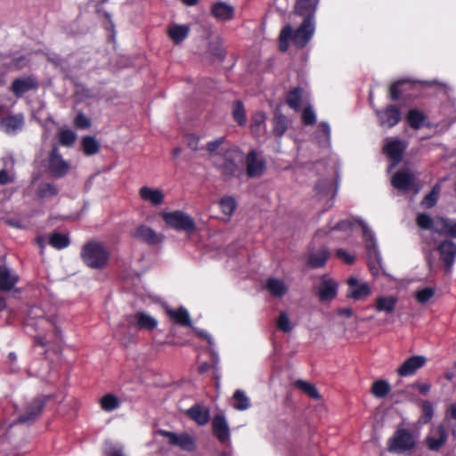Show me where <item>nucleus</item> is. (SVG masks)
<instances>
[{
	"instance_id": "nucleus-1",
	"label": "nucleus",
	"mask_w": 456,
	"mask_h": 456,
	"mask_svg": "<svg viewBox=\"0 0 456 456\" xmlns=\"http://www.w3.org/2000/svg\"><path fill=\"white\" fill-rule=\"evenodd\" d=\"M27 326L34 330L28 333L34 338L35 344L42 347L51 348L61 343V331L51 317H46L42 308L33 306L28 310Z\"/></svg>"
},
{
	"instance_id": "nucleus-2",
	"label": "nucleus",
	"mask_w": 456,
	"mask_h": 456,
	"mask_svg": "<svg viewBox=\"0 0 456 456\" xmlns=\"http://www.w3.org/2000/svg\"><path fill=\"white\" fill-rule=\"evenodd\" d=\"M315 31L314 20L313 17L304 19L299 28L293 31L290 25L283 27L280 33V48L286 51L289 48V42L298 48L305 47L313 37Z\"/></svg>"
},
{
	"instance_id": "nucleus-3",
	"label": "nucleus",
	"mask_w": 456,
	"mask_h": 456,
	"mask_svg": "<svg viewBox=\"0 0 456 456\" xmlns=\"http://www.w3.org/2000/svg\"><path fill=\"white\" fill-rule=\"evenodd\" d=\"M245 155L238 147L227 148L222 155L214 156V166L227 177H239L243 173Z\"/></svg>"
},
{
	"instance_id": "nucleus-4",
	"label": "nucleus",
	"mask_w": 456,
	"mask_h": 456,
	"mask_svg": "<svg viewBox=\"0 0 456 456\" xmlns=\"http://www.w3.org/2000/svg\"><path fill=\"white\" fill-rule=\"evenodd\" d=\"M80 256L86 266L101 270L107 266L110 255L102 243L90 241L83 246Z\"/></svg>"
},
{
	"instance_id": "nucleus-5",
	"label": "nucleus",
	"mask_w": 456,
	"mask_h": 456,
	"mask_svg": "<svg viewBox=\"0 0 456 456\" xmlns=\"http://www.w3.org/2000/svg\"><path fill=\"white\" fill-rule=\"evenodd\" d=\"M354 225H359L362 227L367 249L370 253H372L374 256L378 257L379 253L378 250L375 235L363 220L356 217H351L339 222L336 225V229L340 231H348Z\"/></svg>"
},
{
	"instance_id": "nucleus-6",
	"label": "nucleus",
	"mask_w": 456,
	"mask_h": 456,
	"mask_svg": "<svg viewBox=\"0 0 456 456\" xmlns=\"http://www.w3.org/2000/svg\"><path fill=\"white\" fill-rule=\"evenodd\" d=\"M417 438L408 429L399 428L387 441V450L391 452L403 453L413 449Z\"/></svg>"
},
{
	"instance_id": "nucleus-7",
	"label": "nucleus",
	"mask_w": 456,
	"mask_h": 456,
	"mask_svg": "<svg viewBox=\"0 0 456 456\" xmlns=\"http://www.w3.org/2000/svg\"><path fill=\"white\" fill-rule=\"evenodd\" d=\"M45 168L53 177L61 178L69 173L70 164L62 158L58 148L53 147L48 155Z\"/></svg>"
},
{
	"instance_id": "nucleus-8",
	"label": "nucleus",
	"mask_w": 456,
	"mask_h": 456,
	"mask_svg": "<svg viewBox=\"0 0 456 456\" xmlns=\"http://www.w3.org/2000/svg\"><path fill=\"white\" fill-rule=\"evenodd\" d=\"M162 217L169 226L175 230L185 232L195 230L193 219L183 211L163 213Z\"/></svg>"
},
{
	"instance_id": "nucleus-9",
	"label": "nucleus",
	"mask_w": 456,
	"mask_h": 456,
	"mask_svg": "<svg viewBox=\"0 0 456 456\" xmlns=\"http://www.w3.org/2000/svg\"><path fill=\"white\" fill-rule=\"evenodd\" d=\"M392 185L400 191H412L417 194L419 191V186L415 183L414 175L408 170H400L395 173L391 178Z\"/></svg>"
},
{
	"instance_id": "nucleus-10",
	"label": "nucleus",
	"mask_w": 456,
	"mask_h": 456,
	"mask_svg": "<svg viewBox=\"0 0 456 456\" xmlns=\"http://www.w3.org/2000/svg\"><path fill=\"white\" fill-rule=\"evenodd\" d=\"M406 149L404 142L396 138H387L386 143L383 147V152L391 160V165L388 167V171H391L395 166H397L403 157V153Z\"/></svg>"
},
{
	"instance_id": "nucleus-11",
	"label": "nucleus",
	"mask_w": 456,
	"mask_h": 456,
	"mask_svg": "<svg viewBox=\"0 0 456 456\" xmlns=\"http://www.w3.org/2000/svg\"><path fill=\"white\" fill-rule=\"evenodd\" d=\"M160 434L168 439L170 445L177 446L183 451L191 452L196 449L195 438L188 433L176 434L163 430Z\"/></svg>"
},
{
	"instance_id": "nucleus-12",
	"label": "nucleus",
	"mask_w": 456,
	"mask_h": 456,
	"mask_svg": "<svg viewBox=\"0 0 456 456\" xmlns=\"http://www.w3.org/2000/svg\"><path fill=\"white\" fill-rule=\"evenodd\" d=\"M246 172L249 178L261 176L266 168V163L256 151H250L245 157Z\"/></svg>"
},
{
	"instance_id": "nucleus-13",
	"label": "nucleus",
	"mask_w": 456,
	"mask_h": 456,
	"mask_svg": "<svg viewBox=\"0 0 456 456\" xmlns=\"http://www.w3.org/2000/svg\"><path fill=\"white\" fill-rule=\"evenodd\" d=\"M347 297L354 300H364L371 294L370 285L355 277H350L347 280Z\"/></svg>"
},
{
	"instance_id": "nucleus-14",
	"label": "nucleus",
	"mask_w": 456,
	"mask_h": 456,
	"mask_svg": "<svg viewBox=\"0 0 456 456\" xmlns=\"http://www.w3.org/2000/svg\"><path fill=\"white\" fill-rule=\"evenodd\" d=\"M375 112L381 126L391 128L401 120V111L395 105H388L384 110H376Z\"/></svg>"
},
{
	"instance_id": "nucleus-15",
	"label": "nucleus",
	"mask_w": 456,
	"mask_h": 456,
	"mask_svg": "<svg viewBox=\"0 0 456 456\" xmlns=\"http://www.w3.org/2000/svg\"><path fill=\"white\" fill-rule=\"evenodd\" d=\"M210 12L217 21L225 22L234 18L235 8L227 2L217 1L211 4Z\"/></svg>"
},
{
	"instance_id": "nucleus-16",
	"label": "nucleus",
	"mask_w": 456,
	"mask_h": 456,
	"mask_svg": "<svg viewBox=\"0 0 456 456\" xmlns=\"http://www.w3.org/2000/svg\"><path fill=\"white\" fill-rule=\"evenodd\" d=\"M427 362V358L423 355H414L405 360L397 369V374L401 377H409L414 375L418 370L422 368Z\"/></svg>"
},
{
	"instance_id": "nucleus-17",
	"label": "nucleus",
	"mask_w": 456,
	"mask_h": 456,
	"mask_svg": "<svg viewBox=\"0 0 456 456\" xmlns=\"http://www.w3.org/2000/svg\"><path fill=\"white\" fill-rule=\"evenodd\" d=\"M212 428L215 436L223 444L230 442V429L224 414H216L212 420Z\"/></svg>"
},
{
	"instance_id": "nucleus-18",
	"label": "nucleus",
	"mask_w": 456,
	"mask_h": 456,
	"mask_svg": "<svg viewBox=\"0 0 456 456\" xmlns=\"http://www.w3.org/2000/svg\"><path fill=\"white\" fill-rule=\"evenodd\" d=\"M438 250L446 273H450L456 257V244L451 240H445L439 245Z\"/></svg>"
},
{
	"instance_id": "nucleus-19",
	"label": "nucleus",
	"mask_w": 456,
	"mask_h": 456,
	"mask_svg": "<svg viewBox=\"0 0 456 456\" xmlns=\"http://www.w3.org/2000/svg\"><path fill=\"white\" fill-rule=\"evenodd\" d=\"M130 325H135L140 330H152L157 328L158 321L144 312H137L127 319Z\"/></svg>"
},
{
	"instance_id": "nucleus-20",
	"label": "nucleus",
	"mask_w": 456,
	"mask_h": 456,
	"mask_svg": "<svg viewBox=\"0 0 456 456\" xmlns=\"http://www.w3.org/2000/svg\"><path fill=\"white\" fill-rule=\"evenodd\" d=\"M185 414L199 426H205L209 422L210 411L208 407L195 403L189 408Z\"/></svg>"
},
{
	"instance_id": "nucleus-21",
	"label": "nucleus",
	"mask_w": 456,
	"mask_h": 456,
	"mask_svg": "<svg viewBox=\"0 0 456 456\" xmlns=\"http://www.w3.org/2000/svg\"><path fill=\"white\" fill-rule=\"evenodd\" d=\"M131 234L133 237L151 245L159 243L163 240L162 235L158 234L153 229L146 225L136 227Z\"/></svg>"
},
{
	"instance_id": "nucleus-22",
	"label": "nucleus",
	"mask_w": 456,
	"mask_h": 456,
	"mask_svg": "<svg viewBox=\"0 0 456 456\" xmlns=\"http://www.w3.org/2000/svg\"><path fill=\"white\" fill-rule=\"evenodd\" d=\"M447 434L443 426L433 428L426 442L431 451H438L446 442Z\"/></svg>"
},
{
	"instance_id": "nucleus-23",
	"label": "nucleus",
	"mask_w": 456,
	"mask_h": 456,
	"mask_svg": "<svg viewBox=\"0 0 456 456\" xmlns=\"http://www.w3.org/2000/svg\"><path fill=\"white\" fill-rule=\"evenodd\" d=\"M140 198L153 206H159L164 202L165 194L161 189L142 186L139 190Z\"/></svg>"
},
{
	"instance_id": "nucleus-24",
	"label": "nucleus",
	"mask_w": 456,
	"mask_h": 456,
	"mask_svg": "<svg viewBox=\"0 0 456 456\" xmlns=\"http://www.w3.org/2000/svg\"><path fill=\"white\" fill-rule=\"evenodd\" d=\"M265 288L274 297L281 298L289 291V286L282 279L271 277L266 280Z\"/></svg>"
},
{
	"instance_id": "nucleus-25",
	"label": "nucleus",
	"mask_w": 456,
	"mask_h": 456,
	"mask_svg": "<svg viewBox=\"0 0 456 456\" xmlns=\"http://www.w3.org/2000/svg\"><path fill=\"white\" fill-rule=\"evenodd\" d=\"M45 401L43 398H36L28 405L27 411L20 415L17 420L19 423H28L39 416L45 405Z\"/></svg>"
},
{
	"instance_id": "nucleus-26",
	"label": "nucleus",
	"mask_w": 456,
	"mask_h": 456,
	"mask_svg": "<svg viewBox=\"0 0 456 456\" xmlns=\"http://www.w3.org/2000/svg\"><path fill=\"white\" fill-rule=\"evenodd\" d=\"M24 125L22 114H17L6 117L0 123V128L6 134H12L21 130Z\"/></svg>"
},
{
	"instance_id": "nucleus-27",
	"label": "nucleus",
	"mask_w": 456,
	"mask_h": 456,
	"mask_svg": "<svg viewBox=\"0 0 456 456\" xmlns=\"http://www.w3.org/2000/svg\"><path fill=\"white\" fill-rule=\"evenodd\" d=\"M338 285L335 281L323 278L318 287V296L321 301H329L337 296Z\"/></svg>"
},
{
	"instance_id": "nucleus-28",
	"label": "nucleus",
	"mask_w": 456,
	"mask_h": 456,
	"mask_svg": "<svg viewBox=\"0 0 456 456\" xmlns=\"http://www.w3.org/2000/svg\"><path fill=\"white\" fill-rule=\"evenodd\" d=\"M19 281V276L9 267H0V290L10 291Z\"/></svg>"
},
{
	"instance_id": "nucleus-29",
	"label": "nucleus",
	"mask_w": 456,
	"mask_h": 456,
	"mask_svg": "<svg viewBox=\"0 0 456 456\" xmlns=\"http://www.w3.org/2000/svg\"><path fill=\"white\" fill-rule=\"evenodd\" d=\"M166 313L175 323L183 327H192L190 314L185 307L181 306L177 309L167 307Z\"/></svg>"
},
{
	"instance_id": "nucleus-30",
	"label": "nucleus",
	"mask_w": 456,
	"mask_h": 456,
	"mask_svg": "<svg viewBox=\"0 0 456 456\" xmlns=\"http://www.w3.org/2000/svg\"><path fill=\"white\" fill-rule=\"evenodd\" d=\"M398 303V297L395 295L379 296L375 300V310L386 314H393Z\"/></svg>"
},
{
	"instance_id": "nucleus-31",
	"label": "nucleus",
	"mask_w": 456,
	"mask_h": 456,
	"mask_svg": "<svg viewBox=\"0 0 456 456\" xmlns=\"http://www.w3.org/2000/svg\"><path fill=\"white\" fill-rule=\"evenodd\" d=\"M435 232L442 235L456 238V220L448 218L436 219Z\"/></svg>"
},
{
	"instance_id": "nucleus-32",
	"label": "nucleus",
	"mask_w": 456,
	"mask_h": 456,
	"mask_svg": "<svg viewBox=\"0 0 456 456\" xmlns=\"http://www.w3.org/2000/svg\"><path fill=\"white\" fill-rule=\"evenodd\" d=\"M318 0H298L295 6V12L304 19L314 18Z\"/></svg>"
},
{
	"instance_id": "nucleus-33",
	"label": "nucleus",
	"mask_w": 456,
	"mask_h": 456,
	"mask_svg": "<svg viewBox=\"0 0 456 456\" xmlns=\"http://www.w3.org/2000/svg\"><path fill=\"white\" fill-rule=\"evenodd\" d=\"M190 28L187 25L173 24L167 29L168 37L175 44H180L188 37Z\"/></svg>"
},
{
	"instance_id": "nucleus-34",
	"label": "nucleus",
	"mask_w": 456,
	"mask_h": 456,
	"mask_svg": "<svg viewBox=\"0 0 456 456\" xmlns=\"http://www.w3.org/2000/svg\"><path fill=\"white\" fill-rule=\"evenodd\" d=\"M232 399L233 408L238 411H246L251 406L250 399L242 390H236L233 394Z\"/></svg>"
},
{
	"instance_id": "nucleus-35",
	"label": "nucleus",
	"mask_w": 456,
	"mask_h": 456,
	"mask_svg": "<svg viewBox=\"0 0 456 456\" xmlns=\"http://www.w3.org/2000/svg\"><path fill=\"white\" fill-rule=\"evenodd\" d=\"M330 253L326 248H321L318 252L310 255L308 263L314 268L322 267L329 258Z\"/></svg>"
},
{
	"instance_id": "nucleus-36",
	"label": "nucleus",
	"mask_w": 456,
	"mask_h": 456,
	"mask_svg": "<svg viewBox=\"0 0 456 456\" xmlns=\"http://www.w3.org/2000/svg\"><path fill=\"white\" fill-rule=\"evenodd\" d=\"M82 149L86 155L91 156L96 154L100 150L97 140L92 136H85L82 139Z\"/></svg>"
},
{
	"instance_id": "nucleus-37",
	"label": "nucleus",
	"mask_w": 456,
	"mask_h": 456,
	"mask_svg": "<svg viewBox=\"0 0 456 456\" xmlns=\"http://www.w3.org/2000/svg\"><path fill=\"white\" fill-rule=\"evenodd\" d=\"M35 86L34 82L30 79H16L12 82V89L16 95H21Z\"/></svg>"
},
{
	"instance_id": "nucleus-38",
	"label": "nucleus",
	"mask_w": 456,
	"mask_h": 456,
	"mask_svg": "<svg viewBox=\"0 0 456 456\" xmlns=\"http://www.w3.org/2000/svg\"><path fill=\"white\" fill-rule=\"evenodd\" d=\"M390 385L386 380H377L372 384L371 393L378 398H383L390 392Z\"/></svg>"
},
{
	"instance_id": "nucleus-39",
	"label": "nucleus",
	"mask_w": 456,
	"mask_h": 456,
	"mask_svg": "<svg viewBox=\"0 0 456 456\" xmlns=\"http://www.w3.org/2000/svg\"><path fill=\"white\" fill-rule=\"evenodd\" d=\"M277 329L284 333H289L293 330V324L290 322L288 313L282 311L276 320Z\"/></svg>"
},
{
	"instance_id": "nucleus-40",
	"label": "nucleus",
	"mask_w": 456,
	"mask_h": 456,
	"mask_svg": "<svg viewBox=\"0 0 456 456\" xmlns=\"http://www.w3.org/2000/svg\"><path fill=\"white\" fill-rule=\"evenodd\" d=\"M436 294L433 287H425L415 291L414 297L419 304L428 303Z\"/></svg>"
},
{
	"instance_id": "nucleus-41",
	"label": "nucleus",
	"mask_w": 456,
	"mask_h": 456,
	"mask_svg": "<svg viewBox=\"0 0 456 456\" xmlns=\"http://www.w3.org/2000/svg\"><path fill=\"white\" fill-rule=\"evenodd\" d=\"M49 244L57 249H61L69 245V240L65 234L54 232L50 236Z\"/></svg>"
},
{
	"instance_id": "nucleus-42",
	"label": "nucleus",
	"mask_w": 456,
	"mask_h": 456,
	"mask_svg": "<svg viewBox=\"0 0 456 456\" xmlns=\"http://www.w3.org/2000/svg\"><path fill=\"white\" fill-rule=\"evenodd\" d=\"M220 208L222 212L230 218L234 210L237 208V202L234 198L232 197H224L221 199L220 202Z\"/></svg>"
},
{
	"instance_id": "nucleus-43",
	"label": "nucleus",
	"mask_w": 456,
	"mask_h": 456,
	"mask_svg": "<svg viewBox=\"0 0 456 456\" xmlns=\"http://www.w3.org/2000/svg\"><path fill=\"white\" fill-rule=\"evenodd\" d=\"M425 120V116L422 112L417 110H411L407 115V121L410 126L415 129L422 126Z\"/></svg>"
},
{
	"instance_id": "nucleus-44",
	"label": "nucleus",
	"mask_w": 456,
	"mask_h": 456,
	"mask_svg": "<svg viewBox=\"0 0 456 456\" xmlns=\"http://www.w3.org/2000/svg\"><path fill=\"white\" fill-rule=\"evenodd\" d=\"M295 386L305 393L309 397L314 399L320 398V395L313 384L300 379L296 381Z\"/></svg>"
},
{
	"instance_id": "nucleus-45",
	"label": "nucleus",
	"mask_w": 456,
	"mask_h": 456,
	"mask_svg": "<svg viewBox=\"0 0 456 456\" xmlns=\"http://www.w3.org/2000/svg\"><path fill=\"white\" fill-rule=\"evenodd\" d=\"M76 139V134L70 129L62 128L58 133V140L61 145L71 146Z\"/></svg>"
},
{
	"instance_id": "nucleus-46",
	"label": "nucleus",
	"mask_w": 456,
	"mask_h": 456,
	"mask_svg": "<svg viewBox=\"0 0 456 456\" xmlns=\"http://www.w3.org/2000/svg\"><path fill=\"white\" fill-rule=\"evenodd\" d=\"M288 128L286 117L281 114H276L273 118V132L281 137L284 134Z\"/></svg>"
},
{
	"instance_id": "nucleus-47",
	"label": "nucleus",
	"mask_w": 456,
	"mask_h": 456,
	"mask_svg": "<svg viewBox=\"0 0 456 456\" xmlns=\"http://www.w3.org/2000/svg\"><path fill=\"white\" fill-rule=\"evenodd\" d=\"M440 186L435 185L431 191L422 200L421 206L425 208L434 207L438 200Z\"/></svg>"
},
{
	"instance_id": "nucleus-48",
	"label": "nucleus",
	"mask_w": 456,
	"mask_h": 456,
	"mask_svg": "<svg viewBox=\"0 0 456 456\" xmlns=\"http://www.w3.org/2000/svg\"><path fill=\"white\" fill-rule=\"evenodd\" d=\"M419 228L424 230L433 229L435 231L436 220H433L429 215L422 213L419 214L416 219Z\"/></svg>"
},
{
	"instance_id": "nucleus-49",
	"label": "nucleus",
	"mask_w": 456,
	"mask_h": 456,
	"mask_svg": "<svg viewBox=\"0 0 456 456\" xmlns=\"http://www.w3.org/2000/svg\"><path fill=\"white\" fill-rule=\"evenodd\" d=\"M232 115H233V118L240 126H242L246 123V121H247L246 113H245V110H244V107H243V104L241 103V102H240V101L235 102L234 106H233Z\"/></svg>"
},
{
	"instance_id": "nucleus-50",
	"label": "nucleus",
	"mask_w": 456,
	"mask_h": 456,
	"mask_svg": "<svg viewBox=\"0 0 456 456\" xmlns=\"http://www.w3.org/2000/svg\"><path fill=\"white\" fill-rule=\"evenodd\" d=\"M101 406L104 411H111L119 406V402L115 395H107L102 398Z\"/></svg>"
},
{
	"instance_id": "nucleus-51",
	"label": "nucleus",
	"mask_w": 456,
	"mask_h": 456,
	"mask_svg": "<svg viewBox=\"0 0 456 456\" xmlns=\"http://www.w3.org/2000/svg\"><path fill=\"white\" fill-rule=\"evenodd\" d=\"M301 89L297 87L291 90L288 95H287V102L288 104L295 109L297 110L300 107L301 103Z\"/></svg>"
},
{
	"instance_id": "nucleus-52",
	"label": "nucleus",
	"mask_w": 456,
	"mask_h": 456,
	"mask_svg": "<svg viewBox=\"0 0 456 456\" xmlns=\"http://www.w3.org/2000/svg\"><path fill=\"white\" fill-rule=\"evenodd\" d=\"M57 193H58V189L54 185L48 183H42L37 190V195L40 198L53 197V196L57 195Z\"/></svg>"
},
{
	"instance_id": "nucleus-53",
	"label": "nucleus",
	"mask_w": 456,
	"mask_h": 456,
	"mask_svg": "<svg viewBox=\"0 0 456 456\" xmlns=\"http://www.w3.org/2000/svg\"><path fill=\"white\" fill-rule=\"evenodd\" d=\"M224 142V137L216 138L209 142H208L206 148L209 154L211 155L212 161L214 162L215 155H222V153H217L216 151L223 145Z\"/></svg>"
},
{
	"instance_id": "nucleus-54",
	"label": "nucleus",
	"mask_w": 456,
	"mask_h": 456,
	"mask_svg": "<svg viewBox=\"0 0 456 456\" xmlns=\"http://www.w3.org/2000/svg\"><path fill=\"white\" fill-rule=\"evenodd\" d=\"M104 452L107 456H125L122 447L112 443L105 444Z\"/></svg>"
},
{
	"instance_id": "nucleus-55",
	"label": "nucleus",
	"mask_w": 456,
	"mask_h": 456,
	"mask_svg": "<svg viewBox=\"0 0 456 456\" xmlns=\"http://www.w3.org/2000/svg\"><path fill=\"white\" fill-rule=\"evenodd\" d=\"M422 414L424 423H428L432 419L434 415V408L430 402H422Z\"/></svg>"
},
{
	"instance_id": "nucleus-56",
	"label": "nucleus",
	"mask_w": 456,
	"mask_h": 456,
	"mask_svg": "<svg viewBox=\"0 0 456 456\" xmlns=\"http://www.w3.org/2000/svg\"><path fill=\"white\" fill-rule=\"evenodd\" d=\"M74 124L80 129H87L91 126V120L84 113L79 112L74 119Z\"/></svg>"
},
{
	"instance_id": "nucleus-57",
	"label": "nucleus",
	"mask_w": 456,
	"mask_h": 456,
	"mask_svg": "<svg viewBox=\"0 0 456 456\" xmlns=\"http://www.w3.org/2000/svg\"><path fill=\"white\" fill-rule=\"evenodd\" d=\"M320 132L324 135V140H320L319 142L324 146H330V126L327 122H322L320 124Z\"/></svg>"
},
{
	"instance_id": "nucleus-58",
	"label": "nucleus",
	"mask_w": 456,
	"mask_h": 456,
	"mask_svg": "<svg viewBox=\"0 0 456 456\" xmlns=\"http://www.w3.org/2000/svg\"><path fill=\"white\" fill-rule=\"evenodd\" d=\"M302 119L305 125H313L316 121L315 113L312 108H305L302 113Z\"/></svg>"
},
{
	"instance_id": "nucleus-59",
	"label": "nucleus",
	"mask_w": 456,
	"mask_h": 456,
	"mask_svg": "<svg viewBox=\"0 0 456 456\" xmlns=\"http://www.w3.org/2000/svg\"><path fill=\"white\" fill-rule=\"evenodd\" d=\"M405 83H406V81L402 80V81H398V82H395L391 85L389 93H390V97L392 100L396 101L399 99L401 93H402L400 87L402 85H403Z\"/></svg>"
},
{
	"instance_id": "nucleus-60",
	"label": "nucleus",
	"mask_w": 456,
	"mask_h": 456,
	"mask_svg": "<svg viewBox=\"0 0 456 456\" xmlns=\"http://www.w3.org/2000/svg\"><path fill=\"white\" fill-rule=\"evenodd\" d=\"M185 142L187 146L192 150V151H198L199 150V142H200V137L195 134H188L185 137Z\"/></svg>"
},
{
	"instance_id": "nucleus-61",
	"label": "nucleus",
	"mask_w": 456,
	"mask_h": 456,
	"mask_svg": "<svg viewBox=\"0 0 456 456\" xmlns=\"http://www.w3.org/2000/svg\"><path fill=\"white\" fill-rule=\"evenodd\" d=\"M15 175L12 173H9L8 171L2 169L0 170V184L5 185L7 183L14 182Z\"/></svg>"
},
{
	"instance_id": "nucleus-62",
	"label": "nucleus",
	"mask_w": 456,
	"mask_h": 456,
	"mask_svg": "<svg viewBox=\"0 0 456 456\" xmlns=\"http://www.w3.org/2000/svg\"><path fill=\"white\" fill-rule=\"evenodd\" d=\"M336 255L346 264H352L354 261V256L343 248L338 249Z\"/></svg>"
},
{
	"instance_id": "nucleus-63",
	"label": "nucleus",
	"mask_w": 456,
	"mask_h": 456,
	"mask_svg": "<svg viewBox=\"0 0 456 456\" xmlns=\"http://www.w3.org/2000/svg\"><path fill=\"white\" fill-rule=\"evenodd\" d=\"M192 329V330L200 338L206 339L208 341V343L209 345H213L214 344V339L206 331L202 330H200L198 328H195V327H191Z\"/></svg>"
},
{
	"instance_id": "nucleus-64",
	"label": "nucleus",
	"mask_w": 456,
	"mask_h": 456,
	"mask_svg": "<svg viewBox=\"0 0 456 456\" xmlns=\"http://www.w3.org/2000/svg\"><path fill=\"white\" fill-rule=\"evenodd\" d=\"M414 387L418 388L419 391L423 394V395H427L429 391H430V388H431V386L429 383H420V382H416L414 385H413Z\"/></svg>"
}]
</instances>
